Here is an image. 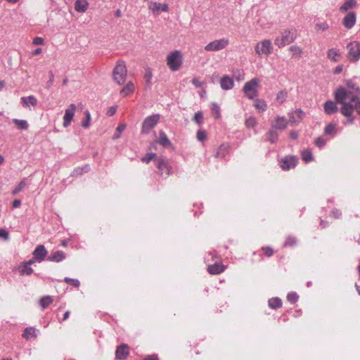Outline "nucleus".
<instances>
[{"label": "nucleus", "mask_w": 360, "mask_h": 360, "mask_svg": "<svg viewBox=\"0 0 360 360\" xmlns=\"http://www.w3.org/2000/svg\"><path fill=\"white\" fill-rule=\"evenodd\" d=\"M8 232L6 230L4 229H0V238H3L6 240H8Z\"/></svg>", "instance_id": "nucleus-58"}, {"label": "nucleus", "mask_w": 360, "mask_h": 360, "mask_svg": "<svg viewBox=\"0 0 360 360\" xmlns=\"http://www.w3.org/2000/svg\"><path fill=\"white\" fill-rule=\"evenodd\" d=\"M26 184L24 180L20 181V183L18 184V186L15 187V188L13 191L12 193L13 195H16L19 192H20L23 188L25 186Z\"/></svg>", "instance_id": "nucleus-50"}, {"label": "nucleus", "mask_w": 360, "mask_h": 360, "mask_svg": "<svg viewBox=\"0 0 360 360\" xmlns=\"http://www.w3.org/2000/svg\"><path fill=\"white\" fill-rule=\"evenodd\" d=\"M255 49L258 55H269L272 52L271 41L269 39L263 40L257 44Z\"/></svg>", "instance_id": "nucleus-10"}, {"label": "nucleus", "mask_w": 360, "mask_h": 360, "mask_svg": "<svg viewBox=\"0 0 360 360\" xmlns=\"http://www.w3.org/2000/svg\"><path fill=\"white\" fill-rule=\"evenodd\" d=\"M259 80L257 78H253L251 80L247 82L243 88V91L245 96L249 99H254L258 96V91L257 89L259 86Z\"/></svg>", "instance_id": "nucleus-5"}, {"label": "nucleus", "mask_w": 360, "mask_h": 360, "mask_svg": "<svg viewBox=\"0 0 360 360\" xmlns=\"http://www.w3.org/2000/svg\"><path fill=\"white\" fill-rule=\"evenodd\" d=\"M135 90L134 84L132 82H129L120 91V94L122 96H127L133 93Z\"/></svg>", "instance_id": "nucleus-24"}, {"label": "nucleus", "mask_w": 360, "mask_h": 360, "mask_svg": "<svg viewBox=\"0 0 360 360\" xmlns=\"http://www.w3.org/2000/svg\"><path fill=\"white\" fill-rule=\"evenodd\" d=\"M193 120L198 124H201L203 122V114L201 111L195 113Z\"/></svg>", "instance_id": "nucleus-43"}, {"label": "nucleus", "mask_w": 360, "mask_h": 360, "mask_svg": "<svg viewBox=\"0 0 360 360\" xmlns=\"http://www.w3.org/2000/svg\"><path fill=\"white\" fill-rule=\"evenodd\" d=\"M266 135L267 139L271 143H276L278 138V134L277 133L276 130L274 129L273 128L269 129Z\"/></svg>", "instance_id": "nucleus-32"}, {"label": "nucleus", "mask_w": 360, "mask_h": 360, "mask_svg": "<svg viewBox=\"0 0 360 360\" xmlns=\"http://www.w3.org/2000/svg\"><path fill=\"white\" fill-rule=\"evenodd\" d=\"M157 158L156 154L153 153H148L145 157L142 158L141 160L143 162L148 163L153 158Z\"/></svg>", "instance_id": "nucleus-51"}, {"label": "nucleus", "mask_w": 360, "mask_h": 360, "mask_svg": "<svg viewBox=\"0 0 360 360\" xmlns=\"http://www.w3.org/2000/svg\"><path fill=\"white\" fill-rule=\"evenodd\" d=\"M127 125L125 124H121L118 125L116 129L117 132L113 136L114 139H119L120 137L121 133L126 129Z\"/></svg>", "instance_id": "nucleus-47"}, {"label": "nucleus", "mask_w": 360, "mask_h": 360, "mask_svg": "<svg viewBox=\"0 0 360 360\" xmlns=\"http://www.w3.org/2000/svg\"><path fill=\"white\" fill-rule=\"evenodd\" d=\"M323 109L327 115H332L338 111L336 103L332 101H327L323 104Z\"/></svg>", "instance_id": "nucleus-19"}, {"label": "nucleus", "mask_w": 360, "mask_h": 360, "mask_svg": "<svg viewBox=\"0 0 360 360\" xmlns=\"http://www.w3.org/2000/svg\"><path fill=\"white\" fill-rule=\"evenodd\" d=\"M302 158L305 162H309L313 160L312 153L309 150H304L302 153Z\"/></svg>", "instance_id": "nucleus-39"}, {"label": "nucleus", "mask_w": 360, "mask_h": 360, "mask_svg": "<svg viewBox=\"0 0 360 360\" xmlns=\"http://www.w3.org/2000/svg\"><path fill=\"white\" fill-rule=\"evenodd\" d=\"M155 167L159 169L160 174L168 176L172 172V166L168 160L162 157H157L154 160Z\"/></svg>", "instance_id": "nucleus-6"}, {"label": "nucleus", "mask_w": 360, "mask_h": 360, "mask_svg": "<svg viewBox=\"0 0 360 360\" xmlns=\"http://www.w3.org/2000/svg\"><path fill=\"white\" fill-rule=\"evenodd\" d=\"M207 138L206 133L205 131L198 130L197 131V139L200 141H203Z\"/></svg>", "instance_id": "nucleus-54"}, {"label": "nucleus", "mask_w": 360, "mask_h": 360, "mask_svg": "<svg viewBox=\"0 0 360 360\" xmlns=\"http://www.w3.org/2000/svg\"><path fill=\"white\" fill-rule=\"evenodd\" d=\"M299 298L298 295L295 292H289L287 295V300L292 304H295Z\"/></svg>", "instance_id": "nucleus-45"}, {"label": "nucleus", "mask_w": 360, "mask_h": 360, "mask_svg": "<svg viewBox=\"0 0 360 360\" xmlns=\"http://www.w3.org/2000/svg\"><path fill=\"white\" fill-rule=\"evenodd\" d=\"M268 304L271 309H278L282 306V301L278 297H273L269 300Z\"/></svg>", "instance_id": "nucleus-33"}, {"label": "nucleus", "mask_w": 360, "mask_h": 360, "mask_svg": "<svg viewBox=\"0 0 360 360\" xmlns=\"http://www.w3.org/2000/svg\"><path fill=\"white\" fill-rule=\"evenodd\" d=\"M335 98L337 103L342 104L340 111L347 117L344 124H353L355 119L353 115L354 110H356L360 115V88H356V91L354 92L346 91L343 87H340L335 91Z\"/></svg>", "instance_id": "nucleus-1"}, {"label": "nucleus", "mask_w": 360, "mask_h": 360, "mask_svg": "<svg viewBox=\"0 0 360 360\" xmlns=\"http://www.w3.org/2000/svg\"><path fill=\"white\" fill-rule=\"evenodd\" d=\"M297 163V159L295 156H286L281 161V167L283 170H289L294 168Z\"/></svg>", "instance_id": "nucleus-12"}, {"label": "nucleus", "mask_w": 360, "mask_h": 360, "mask_svg": "<svg viewBox=\"0 0 360 360\" xmlns=\"http://www.w3.org/2000/svg\"><path fill=\"white\" fill-rule=\"evenodd\" d=\"M53 80H54V75L52 71H50L49 72V80L47 81L46 82V89H50L51 86H52L53 84Z\"/></svg>", "instance_id": "nucleus-55"}, {"label": "nucleus", "mask_w": 360, "mask_h": 360, "mask_svg": "<svg viewBox=\"0 0 360 360\" xmlns=\"http://www.w3.org/2000/svg\"><path fill=\"white\" fill-rule=\"evenodd\" d=\"M19 272L21 276L23 275H31L33 273V269L30 267L28 264H26L25 262H23L19 266Z\"/></svg>", "instance_id": "nucleus-29"}, {"label": "nucleus", "mask_w": 360, "mask_h": 360, "mask_svg": "<svg viewBox=\"0 0 360 360\" xmlns=\"http://www.w3.org/2000/svg\"><path fill=\"white\" fill-rule=\"evenodd\" d=\"M116 110H117V107L116 106H112V107L108 108V110L107 111V115L108 116H112V115H114L115 114Z\"/></svg>", "instance_id": "nucleus-60"}, {"label": "nucleus", "mask_w": 360, "mask_h": 360, "mask_svg": "<svg viewBox=\"0 0 360 360\" xmlns=\"http://www.w3.org/2000/svg\"><path fill=\"white\" fill-rule=\"evenodd\" d=\"M224 271V266L221 264L217 263V262H216L214 264L209 265L207 267V271L210 274H213V275L219 274L223 272Z\"/></svg>", "instance_id": "nucleus-22"}, {"label": "nucleus", "mask_w": 360, "mask_h": 360, "mask_svg": "<svg viewBox=\"0 0 360 360\" xmlns=\"http://www.w3.org/2000/svg\"><path fill=\"white\" fill-rule=\"evenodd\" d=\"M356 22V15L354 12H350L348 14H347L342 20L343 25L347 28L351 29L352 28Z\"/></svg>", "instance_id": "nucleus-16"}, {"label": "nucleus", "mask_w": 360, "mask_h": 360, "mask_svg": "<svg viewBox=\"0 0 360 360\" xmlns=\"http://www.w3.org/2000/svg\"><path fill=\"white\" fill-rule=\"evenodd\" d=\"M287 91L285 90L280 91L276 95V100L280 101L283 103L287 97Z\"/></svg>", "instance_id": "nucleus-49"}, {"label": "nucleus", "mask_w": 360, "mask_h": 360, "mask_svg": "<svg viewBox=\"0 0 360 360\" xmlns=\"http://www.w3.org/2000/svg\"><path fill=\"white\" fill-rule=\"evenodd\" d=\"M159 114H154L145 118L141 127L142 134H148L155 127L160 120Z\"/></svg>", "instance_id": "nucleus-8"}, {"label": "nucleus", "mask_w": 360, "mask_h": 360, "mask_svg": "<svg viewBox=\"0 0 360 360\" xmlns=\"http://www.w3.org/2000/svg\"><path fill=\"white\" fill-rule=\"evenodd\" d=\"M290 50L293 53V56L299 55L300 56L302 53V49L297 46H292L290 47Z\"/></svg>", "instance_id": "nucleus-53"}, {"label": "nucleus", "mask_w": 360, "mask_h": 360, "mask_svg": "<svg viewBox=\"0 0 360 360\" xmlns=\"http://www.w3.org/2000/svg\"><path fill=\"white\" fill-rule=\"evenodd\" d=\"M44 42V39L39 37H37L33 39V44L34 45H40Z\"/></svg>", "instance_id": "nucleus-61"}, {"label": "nucleus", "mask_w": 360, "mask_h": 360, "mask_svg": "<svg viewBox=\"0 0 360 360\" xmlns=\"http://www.w3.org/2000/svg\"><path fill=\"white\" fill-rule=\"evenodd\" d=\"M12 122L16 125L18 129L27 130L29 127V124L25 120H18L14 118L12 120Z\"/></svg>", "instance_id": "nucleus-26"}, {"label": "nucleus", "mask_w": 360, "mask_h": 360, "mask_svg": "<svg viewBox=\"0 0 360 360\" xmlns=\"http://www.w3.org/2000/svg\"><path fill=\"white\" fill-rule=\"evenodd\" d=\"M304 112L297 109L289 114V122L292 124L298 123L304 118Z\"/></svg>", "instance_id": "nucleus-18"}, {"label": "nucleus", "mask_w": 360, "mask_h": 360, "mask_svg": "<svg viewBox=\"0 0 360 360\" xmlns=\"http://www.w3.org/2000/svg\"><path fill=\"white\" fill-rule=\"evenodd\" d=\"M158 143L163 147H167L172 144L167 134L163 131H160Z\"/></svg>", "instance_id": "nucleus-30"}, {"label": "nucleus", "mask_w": 360, "mask_h": 360, "mask_svg": "<svg viewBox=\"0 0 360 360\" xmlns=\"http://www.w3.org/2000/svg\"><path fill=\"white\" fill-rule=\"evenodd\" d=\"M297 243V239L294 236H289L287 237L285 242L284 243V246H294Z\"/></svg>", "instance_id": "nucleus-46"}, {"label": "nucleus", "mask_w": 360, "mask_h": 360, "mask_svg": "<svg viewBox=\"0 0 360 360\" xmlns=\"http://www.w3.org/2000/svg\"><path fill=\"white\" fill-rule=\"evenodd\" d=\"M150 9L153 11V13H158L159 11H168V5L167 4H161L158 2H154L150 6Z\"/></svg>", "instance_id": "nucleus-23"}, {"label": "nucleus", "mask_w": 360, "mask_h": 360, "mask_svg": "<svg viewBox=\"0 0 360 360\" xmlns=\"http://www.w3.org/2000/svg\"><path fill=\"white\" fill-rule=\"evenodd\" d=\"M64 281L69 284V285H71L74 287H76V288H79V285H80V282L79 280L77 279H75V278H70L69 277H65L64 278Z\"/></svg>", "instance_id": "nucleus-42"}, {"label": "nucleus", "mask_w": 360, "mask_h": 360, "mask_svg": "<svg viewBox=\"0 0 360 360\" xmlns=\"http://www.w3.org/2000/svg\"><path fill=\"white\" fill-rule=\"evenodd\" d=\"M342 65H338L333 70L335 75L340 74L342 71Z\"/></svg>", "instance_id": "nucleus-63"}, {"label": "nucleus", "mask_w": 360, "mask_h": 360, "mask_svg": "<svg viewBox=\"0 0 360 360\" xmlns=\"http://www.w3.org/2000/svg\"><path fill=\"white\" fill-rule=\"evenodd\" d=\"M143 360H158V358L155 355H150V356H148L147 357L144 358Z\"/></svg>", "instance_id": "nucleus-64"}, {"label": "nucleus", "mask_w": 360, "mask_h": 360, "mask_svg": "<svg viewBox=\"0 0 360 360\" xmlns=\"http://www.w3.org/2000/svg\"><path fill=\"white\" fill-rule=\"evenodd\" d=\"M347 87L349 89H346L345 88H344V89L346 91H354V92L356 91V88H359V86H356V84H354L352 81L347 82Z\"/></svg>", "instance_id": "nucleus-57"}, {"label": "nucleus", "mask_w": 360, "mask_h": 360, "mask_svg": "<svg viewBox=\"0 0 360 360\" xmlns=\"http://www.w3.org/2000/svg\"><path fill=\"white\" fill-rule=\"evenodd\" d=\"M347 58L351 62H356L360 59V43L351 41L347 45Z\"/></svg>", "instance_id": "nucleus-7"}, {"label": "nucleus", "mask_w": 360, "mask_h": 360, "mask_svg": "<svg viewBox=\"0 0 360 360\" xmlns=\"http://www.w3.org/2000/svg\"><path fill=\"white\" fill-rule=\"evenodd\" d=\"M340 56V51L335 49H330L328 51V53H327L328 58L334 62H338L339 60L338 57Z\"/></svg>", "instance_id": "nucleus-31"}, {"label": "nucleus", "mask_w": 360, "mask_h": 360, "mask_svg": "<svg viewBox=\"0 0 360 360\" xmlns=\"http://www.w3.org/2000/svg\"><path fill=\"white\" fill-rule=\"evenodd\" d=\"M127 72V70L125 63L124 61H118L112 72L114 81L120 85L123 84L126 80Z\"/></svg>", "instance_id": "nucleus-4"}, {"label": "nucleus", "mask_w": 360, "mask_h": 360, "mask_svg": "<svg viewBox=\"0 0 360 360\" xmlns=\"http://www.w3.org/2000/svg\"><path fill=\"white\" fill-rule=\"evenodd\" d=\"M65 254L62 250H57L54 252H52L51 255L49 257L48 260L54 262H60L65 259Z\"/></svg>", "instance_id": "nucleus-20"}, {"label": "nucleus", "mask_w": 360, "mask_h": 360, "mask_svg": "<svg viewBox=\"0 0 360 360\" xmlns=\"http://www.w3.org/2000/svg\"><path fill=\"white\" fill-rule=\"evenodd\" d=\"M33 256L35 257L37 261L41 262L44 260L46 255L47 250H46L44 245H39L32 253Z\"/></svg>", "instance_id": "nucleus-15"}, {"label": "nucleus", "mask_w": 360, "mask_h": 360, "mask_svg": "<svg viewBox=\"0 0 360 360\" xmlns=\"http://www.w3.org/2000/svg\"><path fill=\"white\" fill-rule=\"evenodd\" d=\"M335 124L333 123H330L327 124L324 129V132L326 134L330 135L333 134L335 132Z\"/></svg>", "instance_id": "nucleus-48"}, {"label": "nucleus", "mask_w": 360, "mask_h": 360, "mask_svg": "<svg viewBox=\"0 0 360 360\" xmlns=\"http://www.w3.org/2000/svg\"><path fill=\"white\" fill-rule=\"evenodd\" d=\"M85 118L82 122V127L84 128H88L90 126L91 122V114L89 110L84 111Z\"/></svg>", "instance_id": "nucleus-36"}, {"label": "nucleus", "mask_w": 360, "mask_h": 360, "mask_svg": "<svg viewBox=\"0 0 360 360\" xmlns=\"http://www.w3.org/2000/svg\"><path fill=\"white\" fill-rule=\"evenodd\" d=\"M75 110L76 105L73 103L70 104L69 107L65 110L63 123L64 127H68L70 124L75 116Z\"/></svg>", "instance_id": "nucleus-11"}, {"label": "nucleus", "mask_w": 360, "mask_h": 360, "mask_svg": "<svg viewBox=\"0 0 360 360\" xmlns=\"http://www.w3.org/2000/svg\"><path fill=\"white\" fill-rule=\"evenodd\" d=\"M289 120L283 116H276L271 124V128L275 130H284L287 128Z\"/></svg>", "instance_id": "nucleus-14"}, {"label": "nucleus", "mask_w": 360, "mask_h": 360, "mask_svg": "<svg viewBox=\"0 0 360 360\" xmlns=\"http://www.w3.org/2000/svg\"><path fill=\"white\" fill-rule=\"evenodd\" d=\"M229 153V146L227 145H225V144H221L216 154H215V156L216 158H224Z\"/></svg>", "instance_id": "nucleus-27"}, {"label": "nucleus", "mask_w": 360, "mask_h": 360, "mask_svg": "<svg viewBox=\"0 0 360 360\" xmlns=\"http://www.w3.org/2000/svg\"><path fill=\"white\" fill-rule=\"evenodd\" d=\"M89 3L86 0H77L75 4V9L79 13H84L88 8Z\"/></svg>", "instance_id": "nucleus-25"}, {"label": "nucleus", "mask_w": 360, "mask_h": 360, "mask_svg": "<svg viewBox=\"0 0 360 360\" xmlns=\"http://www.w3.org/2000/svg\"><path fill=\"white\" fill-rule=\"evenodd\" d=\"M211 109H212V113L214 114V116L215 117V118L219 119L221 117V111H220L219 106L217 103H213L212 104Z\"/></svg>", "instance_id": "nucleus-40"}, {"label": "nucleus", "mask_w": 360, "mask_h": 360, "mask_svg": "<svg viewBox=\"0 0 360 360\" xmlns=\"http://www.w3.org/2000/svg\"><path fill=\"white\" fill-rule=\"evenodd\" d=\"M152 72L150 69L148 68L146 70V72L144 75V79L146 80V84L150 86L151 85V79H152Z\"/></svg>", "instance_id": "nucleus-44"}, {"label": "nucleus", "mask_w": 360, "mask_h": 360, "mask_svg": "<svg viewBox=\"0 0 360 360\" xmlns=\"http://www.w3.org/2000/svg\"><path fill=\"white\" fill-rule=\"evenodd\" d=\"M192 84L197 88L201 87L202 86V82L195 77L192 79Z\"/></svg>", "instance_id": "nucleus-62"}, {"label": "nucleus", "mask_w": 360, "mask_h": 360, "mask_svg": "<svg viewBox=\"0 0 360 360\" xmlns=\"http://www.w3.org/2000/svg\"><path fill=\"white\" fill-rule=\"evenodd\" d=\"M22 337L27 340L37 337L36 329L33 327L26 328L22 334Z\"/></svg>", "instance_id": "nucleus-28"}, {"label": "nucleus", "mask_w": 360, "mask_h": 360, "mask_svg": "<svg viewBox=\"0 0 360 360\" xmlns=\"http://www.w3.org/2000/svg\"><path fill=\"white\" fill-rule=\"evenodd\" d=\"M316 27L324 31L328 29V25L326 22L319 23L316 25Z\"/></svg>", "instance_id": "nucleus-59"}, {"label": "nucleus", "mask_w": 360, "mask_h": 360, "mask_svg": "<svg viewBox=\"0 0 360 360\" xmlns=\"http://www.w3.org/2000/svg\"><path fill=\"white\" fill-rule=\"evenodd\" d=\"M356 4L355 0H347L346 1L340 8V11L342 12H346L349 8L354 7Z\"/></svg>", "instance_id": "nucleus-34"}, {"label": "nucleus", "mask_w": 360, "mask_h": 360, "mask_svg": "<svg viewBox=\"0 0 360 360\" xmlns=\"http://www.w3.org/2000/svg\"><path fill=\"white\" fill-rule=\"evenodd\" d=\"M182 63L183 56L180 51L175 50L167 55V65L172 71H178L181 68Z\"/></svg>", "instance_id": "nucleus-2"}, {"label": "nucleus", "mask_w": 360, "mask_h": 360, "mask_svg": "<svg viewBox=\"0 0 360 360\" xmlns=\"http://www.w3.org/2000/svg\"><path fill=\"white\" fill-rule=\"evenodd\" d=\"M257 124V120L254 117H249L245 120V126L248 128H254Z\"/></svg>", "instance_id": "nucleus-38"}, {"label": "nucleus", "mask_w": 360, "mask_h": 360, "mask_svg": "<svg viewBox=\"0 0 360 360\" xmlns=\"http://www.w3.org/2000/svg\"><path fill=\"white\" fill-rule=\"evenodd\" d=\"M315 144L321 148L326 145V141L322 137H318L315 140Z\"/></svg>", "instance_id": "nucleus-56"}, {"label": "nucleus", "mask_w": 360, "mask_h": 360, "mask_svg": "<svg viewBox=\"0 0 360 360\" xmlns=\"http://www.w3.org/2000/svg\"><path fill=\"white\" fill-rule=\"evenodd\" d=\"M296 38L295 30H285L278 36L275 40L274 44L278 48L284 47L285 45L290 44L293 42Z\"/></svg>", "instance_id": "nucleus-3"}, {"label": "nucleus", "mask_w": 360, "mask_h": 360, "mask_svg": "<svg viewBox=\"0 0 360 360\" xmlns=\"http://www.w3.org/2000/svg\"><path fill=\"white\" fill-rule=\"evenodd\" d=\"M262 251H263L264 254L266 257H271V256L273 255V254H274V250H273V249H272L271 247H269V246L263 247V248H262Z\"/></svg>", "instance_id": "nucleus-52"}, {"label": "nucleus", "mask_w": 360, "mask_h": 360, "mask_svg": "<svg viewBox=\"0 0 360 360\" xmlns=\"http://www.w3.org/2000/svg\"><path fill=\"white\" fill-rule=\"evenodd\" d=\"M229 44V40L226 38L214 40L205 46L206 51H218L225 49Z\"/></svg>", "instance_id": "nucleus-9"}, {"label": "nucleus", "mask_w": 360, "mask_h": 360, "mask_svg": "<svg viewBox=\"0 0 360 360\" xmlns=\"http://www.w3.org/2000/svg\"><path fill=\"white\" fill-rule=\"evenodd\" d=\"M21 103L24 107H29L32 105L33 107L37 105V100L34 96H29L27 97H22L20 98Z\"/></svg>", "instance_id": "nucleus-21"}, {"label": "nucleus", "mask_w": 360, "mask_h": 360, "mask_svg": "<svg viewBox=\"0 0 360 360\" xmlns=\"http://www.w3.org/2000/svg\"><path fill=\"white\" fill-rule=\"evenodd\" d=\"M254 106L256 109L261 110L262 111H264L266 109L267 105L266 102L263 100L257 99L256 100Z\"/></svg>", "instance_id": "nucleus-37"}, {"label": "nucleus", "mask_w": 360, "mask_h": 360, "mask_svg": "<svg viewBox=\"0 0 360 360\" xmlns=\"http://www.w3.org/2000/svg\"><path fill=\"white\" fill-rule=\"evenodd\" d=\"M220 86L223 90H230L234 86V81L231 77L224 75L220 79Z\"/></svg>", "instance_id": "nucleus-17"}, {"label": "nucleus", "mask_w": 360, "mask_h": 360, "mask_svg": "<svg viewBox=\"0 0 360 360\" xmlns=\"http://www.w3.org/2000/svg\"><path fill=\"white\" fill-rule=\"evenodd\" d=\"M52 302V298L50 296L43 297L40 300V305L42 308H46Z\"/></svg>", "instance_id": "nucleus-41"}, {"label": "nucleus", "mask_w": 360, "mask_h": 360, "mask_svg": "<svg viewBox=\"0 0 360 360\" xmlns=\"http://www.w3.org/2000/svg\"><path fill=\"white\" fill-rule=\"evenodd\" d=\"M90 170L89 165H85L82 167H77L72 172V176H77L82 175L83 173H86Z\"/></svg>", "instance_id": "nucleus-35"}, {"label": "nucleus", "mask_w": 360, "mask_h": 360, "mask_svg": "<svg viewBox=\"0 0 360 360\" xmlns=\"http://www.w3.org/2000/svg\"><path fill=\"white\" fill-rule=\"evenodd\" d=\"M129 354V348L127 344H121L115 351L116 360H125Z\"/></svg>", "instance_id": "nucleus-13"}]
</instances>
